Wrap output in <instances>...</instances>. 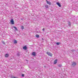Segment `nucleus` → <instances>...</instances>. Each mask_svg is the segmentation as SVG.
Here are the masks:
<instances>
[{"instance_id": "f257e3e1", "label": "nucleus", "mask_w": 78, "mask_h": 78, "mask_svg": "<svg viewBox=\"0 0 78 78\" xmlns=\"http://www.w3.org/2000/svg\"><path fill=\"white\" fill-rule=\"evenodd\" d=\"M76 65V62H73L72 64V66L73 67H74V66H75Z\"/></svg>"}, {"instance_id": "f03ea898", "label": "nucleus", "mask_w": 78, "mask_h": 78, "mask_svg": "<svg viewBox=\"0 0 78 78\" xmlns=\"http://www.w3.org/2000/svg\"><path fill=\"white\" fill-rule=\"evenodd\" d=\"M10 23L12 25H14V22L13 19H12L10 20Z\"/></svg>"}, {"instance_id": "7ed1b4c3", "label": "nucleus", "mask_w": 78, "mask_h": 78, "mask_svg": "<svg viewBox=\"0 0 78 78\" xmlns=\"http://www.w3.org/2000/svg\"><path fill=\"white\" fill-rule=\"evenodd\" d=\"M46 2L47 4H48L49 5H51V2L48 1L47 0H46Z\"/></svg>"}, {"instance_id": "20e7f679", "label": "nucleus", "mask_w": 78, "mask_h": 78, "mask_svg": "<svg viewBox=\"0 0 78 78\" xmlns=\"http://www.w3.org/2000/svg\"><path fill=\"white\" fill-rule=\"evenodd\" d=\"M47 54L48 55V56H52V54L50 52H47Z\"/></svg>"}, {"instance_id": "39448f33", "label": "nucleus", "mask_w": 78, "mask_h": 78, "mask_svg": "<svg viewBox=\"0 0 78 78\" xmlns=\"http://www.w3.org/2000/svg\"><path fill=\"white\" fill-rule=\"evenodd\" d=\"M44 7L45 8H46V9H48V5H46L44 6Z\"/></svg>"}, {"instance_id": "423d86ee", "label": "nucleus", "mask_w": 78, "mask_h": 78, "mask_svg": "<svg viewBox=\"0 0 78 78\" xmlns=\"http://www.w3.org/2000/svg\"><path fill=\"white\" fill-rule=\"evenodd\" d=\"M56 4L57 5H58V6L59 7H61V5L59 2H57L56 3Z\"/></svg>"}, {"instance_id": "0eeeda50", "label": "nucleus", "mask_w": 78, "mask_h": 78, "mask_svg": "<svg viewBox=\"0 0 78 78\" xmlns=\"http://www.w3.org/2000/svg\"><path fill=\"white\" fill-rule=\"evenodd\" d=\"M57 61H58V59H55L54 61V64H56V63H57Z\"/></svg>"}, {"instance_id": "6e6552de", "label": "nucleus", "mask_w": 78, "mask_h": 78, "mask_svg": "<svg viewBox=\"0 0 78 78\" xmlns=\"http://www.w3.org/2000/svg\"><path fill=\"white\" fill-rule=\"evenodd\" d=\"M32 55L33 56H36V52H33L32 53Z\"/></svg>"}, {"instance_id": "1a4fd4ad", "label": "nucleus", "mask_w": 78, "mask_h": 78, "mask_svg": "<svg viewBox=\"0 0 78 78\" xmlns=\"http://www.w3.org/2000/svg\"><path fill=\"white\" fill-rule=\"evenodd\" d=\"M9 57V54H6L5 55V58H8Z\"/></svg>"}, {"instance_id": "9d476101", "label": "nucleus", "mask_w": 78, "mask_h": 78, "mask_svg": "<svg viewBox=\"0 0 78 78\" xmlns=\"http://www.w3.org/2000/svg\"><path fill=\"white\" fill-rule=\"evenodd\" d=\"M23 50H26L27 49V47L26 46H24L23 47Z\"/></svg>"}, {"instance_id": "9b49d317", "label": "nucleus", "mask_w": 78, "mask_h": 78, "mask_svg": "<svg viewBox=\"0 0 78 78\" xmlns=\"http://www.w3.org/2000/svg\"><path fill=\"white\" fill-rule=\"evenodd\" d=\"M17 55L18 56H19H19H20V52H17Z\"/></svg>"}, {"instance_id": "f8f14e48", "label": "nucleus", "mask_w": 78, "mask_h": 78, "mask_svg": "<svg viewBox=\"0 0 78 78\" xmlns=\"http://www.w3.org/2000/svg\"><path fill=\"white\" fill-rule=\"evenodd\" d=\"M14 44H17V40H14Z\"/></svg>"}, {"instance_id": "ddd939ff", "label": "nucleus", "mask_w": 78, "mask_h": 78, "mask_svg": "<svg viewBox=\"0 0 78 78\" xmlns=\"http://www.w3.org/2000/svg\"><path fill=\"white\" fill-rule=\"evenodd\" d=\"M56 45H60L61 44V42H57L55 43Z\"/></svg>"}, {"instance_id": "4468645a", "label": "nucleus", "mask_w": 78, "mask_h": 78, "mask_svg": "<svg viewBox=\"0 0 78 78\" xmlns=\"http://www.w3.org/2000/svg\"><path fill=\"white\" fill-rule=\"evenodd\" d=\"M71 51L72 52H73L74 51H76V50L75 49H72V50H71Z\"/></svg>"}, {"instance_id": "2eb2a0df", "label": "nucleus", "mask_w": 78, "mask_h": 78, "mask_svg": "<svg viewBox=\"0 0 78 78\" xmlns=\"http://www.w3.org/2000/svg\"><path fill=\"white\" fill-rule=\"evenodd\" d=\"M36 37H37V38H38L39 37V35H38V34H36Z\"/></svg>"}, {"instance_id": "dca6fc26", "label": "nucleus", "mask_w": 78, "mask_h": 78, "mask_svg": "<svg viewBox=\"0 0 78 78\" xmlns=\"http://www.w3.org/2000/svg\"><path fill=\"white\" fill-rule=\"evenodd\" d=\"M21 28L22 30H23L24 29V27L23 26H22L21 27Z\"/></svg>"}, {"instance_id": "f3484780", "label": "nucleus", "mask_w": 78, "mask_h": 78, "mask_svg": "<svg viewBox=\"0 0 78 78\" xmlns=\"http://www.w3.org/2000/svg\"><path fill=\"white\" fill-rule=\"evenodd\" d=\"M13 28H15V30H17V27H13Z\"/></svg>"}, {"instance_id": "a211bd4d", "label": "nucleus", "mask_w": 78, "mask_h": 78, "mask_svg": "<svg viewBox=\"0 0 78 78\" xmlns=\"http://www.w3.org/2000/svg\"><path fill=\"white\" fill-rule=\"evenodd\" d=\"M24 76H25V75L24 74H22V77H24Z\"/></svg>"}, {"instance_id": "6ab92c4d", "label": "nucleus", "mask_w": 78, "mask_h": 78, "mask_svg": "<svg viewBox=\"0 0 78 78\" xmlns=\"http://www.w3.org/2000/svg\"><path fill=\"white\" fill-rule=\"evenodd\" d=\"M2 44H4V45L5 44V42L4 41H2Z\"/></svg>"}, {"instance_id": "aec40b11", "label": "nucleus", "mask_w": 78, "mask_h": 78, "mask_svg": "<svg viewBox=\"0 0 78 78\" xmlns=\"http://www.w3.org/2000/svg\"><path fill=\"white\" fill-rule=\"evenodd\" d=\"M21 20H23L24 19H23V18H21Z\"/></svg>"}, {"instance_id": "412c9836", "label": "nucleus", "mask_w": 78, "mask_h": 78, "mask_svg": "<svg viewBox=\"0 0 78 78\" xmlns=\"http://www.w3.org/2000/svg\"><path fill=\"white\" fill-rule=\"evenodd\" d=\"M70 23H70V22H68V24H70Z\"/></svg>"}, {"instance_id": "4be33fe9", "label": "nucleus", "mask_w": 78, "mask_h": 78, "mask_svg": "<svg viewBox=\"0 0 78 78\" xmlns=\"http://www.w3.org/2000/svg\"><path fill=\"white\" fill-rule=\"evenodd\" d=\"M58 66H59V67H61V65H58Z\"/></svg>"}, {"instance_id": "5701e85b", "label": "nucleus", "mask_w": 78, "mask_h": 78, "mask_svg": "<svg viewBox=\"0 0 78 78\" xmlns=\"http://www.w3.org/2000/svg\"><path fill=\"white\" fill-rule=\"evenodd\" d=\"M68 25H69V27H70V26L71 25V23H70V24H68Z\"/></svg>"}, {"instance_id": "b1692460", "label": "nucleus", "mask_w": 78, "mask_h": 78, "mask_svg": "<svg viewBox=\"0 0 78 78\" xmlns=\"http://www.w3.org/2000/svg\"><path fill=\"white\" fill-rule=\"evenodd\" d=\"M42 30H43V31H44V30H45V29L43 28V29H42Z\"/></svg>"}, {"instance_id": "393cba45", "label": "nucleus", "mask_w": 78, "mask_h": 78, "mask_svg": "<svg viewBox=\"0 0 78 78\" xmlns=\"http://www.w3.org/2000/svg\"><path fill=\"white\" fill-rule=\"evenodd\" d=\"M44 67L45 68H46V66H44Z\"/></svg>"}, {"instance_id": "a878e982", "label": "nucleus", "mask_w": 78, "mask_h": 78, "mask_svg": "<svg viewBox=\"0 0 78 78\" xmlns=\"http://www.w3.org/2000/svg\"><path fill=\"white\" fill-rule=\"evenodd\" d=\"M42 40H44V38H42Z\"/></svg>"}]
</instances>
